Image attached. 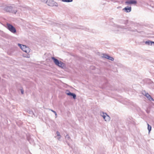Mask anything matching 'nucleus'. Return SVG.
Returning a JSON list of instances; mask_svg holds the SVG:
<instances>
[{
	"mask_svg": "<svg viewBox=\"0 0 154 154\" xmlns=\"http://www.w3.org/2000/svg\"><path fill=\"white\" fill-rule=\"evenodd\" d=\"M114 27L116 29L114 30L116 33H123L124 30H126V31H130L133 32H135L137 30L136 29L135 30L133 29L132 28L130 27H128L127 28H124L122 26H119L115 24H114Z\"/></svg>",
	"mask_w": 154,
	"mask_h": 154,
	"instance_id": "nucleus-1",
	"label": "nucleus"
},
{
	"mask_svg": "<svg viewBox=\"0 0 154 154\" xmlns=\"http://www.w3.org/2000/svg\"><path fill=\"white\" fill-rule=\"evenodd\" d=\"M51 59L53 60L55 64L57 66L63 69L66 68L65 64L63 62L59 61L58 59L54 57H52Z\"/></svg>",
	"mask_w": 154,
	"mask_h": 154,
	"instance_id": "nucleus-2",
	"label": "nucleus"
},
{
	"mask_svg": "<svg viewBox=\"0 0 154 154\" xmlns=\"http://www.w3.org/2000/svg\"><path fill=\"white\" fill-rule=\"evenodd\" d=\"M5 10L7 12L16 14L17 11V8L12 6H8L5 8Z\"/></svg>",
	"mask_w": 154,
	"mask_h": 154,
	"instance_id": "nucleus-3",
	"label": "nucleus"
},
{
	"mask_svg": "<svg viewBox=\"0 0 154 154\" xmlns=\"http://www.w3.org/2000/svg\"><path fill=\"white\" fill-rule=\"evenodd\" d=\"M18 45L20 47V48L25 53L28 54L30 52V49L26 46L18 44Z\"/></svg>",
	"mask_w": 154,
	"mask_h": 154,
	"instance_id": "nucleus-4",
	"label": "nucleus"
},
{
	"mask_svg": "<svg viewBox=\"0 0 154 154\" xmlns=\"http://www.w3.org/2000/svg\"><path fill=\"white\" fill-rule=\"evenodd\" d=\"M7 28L10 32L13 33H15L16 32V30L15 28L11 24L9 23L7 24Z\"/></svg>",
	"mask_w": 154,
	"mask_h": 154,
	"instance_id": "nucleus-5",
	"label": "nucleus"
},
{
	"mask_svg": "<svg viewBox=\"0 0 154 154\" xmlns=\"http://www.w3.org/2000/svg\"><path fill=\"white\" fill-rule=\"evenodd\" d=\"M46 3L49 6L53 7V6H58L57 3L53 0H49V1H47Z\"/></svg>",
	"mask_w": 154,
	"mask_h": 154,
	"instance_id": "nucleus-6",
	"label": "nucleus"
},
{
	"mask_svg": "<svg viewBox=\"0 0 154 154\" xmlns=\"http://www.w3.org/2000/svg\"><path fill=\"white\" fill-rule=\"evenodd\" d=\"M137 3V1L136 0H127L125 2V3L127 5L130 4L136 5Z\"/></svg>",
	"mask_w": 154,
	"mask_h": 154,
	"instance_id": "nucleus-7",
	"label": "nucleus"
},
{
	"mask_svg": "<svg viewBox=\"0 0 154 154\" xmlns=\"http://www.w3.org/2000/svg\"><path fill=\"white\" fill-rule=\"evenodd\" d=\"M66 93L67 95L72 97L74 99H76V95L74 93L71 92L69 90H67L66 91Z\"/></svg>",
	"mask_w": 154,
	"mask_h": 154,
	"instance_id": "nucleus-8",
	"label": "nucleus"
},
{
	"mask_svg": "<svg viewBox=\"0 0 154 154\" xmlns=\"http://www.w3.org/2000/svg\"><path fill=\"white\" fill-rule=\"evenodd\" d=\"M102 57L112 61H113L114 60V59L113 57L110 56L108 55L105 54H103V56H102Z\"/></svg>",
	"mask_w": 154,
	"mask_h": 154,
	"instance_id": "nucleus-9",
	"label": "nucleus"
},
{
	"mask_svg": "<svg viewBox=\"0 0 154 154\" xmlns=\"http://www.w3.org/2000/svg\"><path fill=\"white\" fill-rule=\"evenodd\" d=\"M122 10L126 13L130 12L131 11V7L126 6L122 9Z\"/></svg>",
	"mask_w": 154,
	"mask_h": 154,
	"instance_id": "nucleus-10",
	"label": "nucleus"
},
{
	"mask_svg": "<svg viewBox=\"0 0 154 154\" xmlns=\"http://www.w3.org/2000/svg\"><path fill=\"white\" fill-rule=\"evenodd\" d=\"M152 42L150 41H147L145 42V44L148 45H152Z\"/></svg>",
	"mask_w": 154,
	"mask_h": 154,
	"instance_id": "nucleus-11",
	"label": "nucleus"
},
{
	"mask_svg": "<svg viewBox=\"0 0 154 154\" xmlns=\"http://www.w3.org/2000/svg\"><path fill=\"white\" fill-rule=\"evenodd\" d=\"M104 120L106 121H109L110 120V117L107 114L106 116L105 119Z\"/></svg>",
	"mask_w": 154,
	"mask_h": 154,
	"instance_id": "nucleus-12",
	"label": "nucleus"
},
{
	"mask_svg": "<svg viewBox=\"0 0 154 154\" xmlns=\"http://www.w3.org/2000/svg\"><path fill=\"white\" fill-rule=\"evenodd\" d=\"M28 112L31 115H32V116H34L35 117V114H34L33 111L32 110H28Z\"/></svg>",
	"mask_w": 154,
	"mask_h": 154,
	"instance_id": "nucleus-13",
	"label": "nucleus"
},
{
	"mask_svg": "<svg viewBox=\"0 0 154 154\" xmlns=\"http://www.w3.org/2000/svg\"><path fill=\"white\" fill-rule=\"evenodd\" d=\"M102 114H101V115L102 116L103 118L104 119V120L105 119L106 117V115H107V113H104V112H102Z\"/></svg>",
	"mask_w": 154,
	"mask_h": 154,
	"instance_id": "nucleus-14",
	"label": "nucleus"
},
{
	"mask_svg": "<svg viewBox=\"0 0 154 154\" xmlns=\"http://www.w3.org/2000/svg\"><path fill=\"white\" fill-rule=\"evenodd\" d=\"M63 2H72L73 0H61Z\"/></svg>",
	"mask_w": 154,
	"mask_h": 154,
	"instance_id": "nucleus-15",
	"label": "nucleus"
},
{
	"mask_svg": "<svg viewBox=\"0 0 154 154\" xmlns=\"http://www.w3.org/2000/svg\"><path fill=\"white\" fill-rule=\"evenodd\" d=\"M147 98L150 101L154 100V99L150 95H149V96Z\"/></svg>",
	"mask_w": 154,
	"mask_h": 154,
	"instance_id": "nucleus-16",
	"label": "nucleus"
},
{
	"mask_svg": "<svg viewBox=\"0 0 154 154\" xmlns=\"http://www.w3.org/2000/svg\"><path fill=\"white\" fill-rule=\"evenodd\" d=\"M147 128L149 132L151 130V126L150 125H149L148 124H147Z\"/></svg>",
	"mask_w": 154,
	"mask_h": 154,
	"instance_id": "nucleus-17",
	"label": "nucleus"
},
{
	"mask_svg": "<svg viewBox=\"0 0 154 154\" xmlns=\"http://www.w3.org/2000/svg\"><path fill=\"white\" fill-rule=\"evenodd\" d=\"M148 93L146 92L145 91H142V94L143 95L145 96Z\"/></svg>",
	"mask_w": 154,
	"mask_h": 154,
	"instance_id": "nucleus-18",
	"label": "nucleus"
},
{
	"mask_svg": "<svg viewBox=\"0 0 154 154\" xmlns=\"http://www.w3.org/2000/svg\"><path fill=\"white\" fill-rule=\"evenodd\" d=\"M66 138L68 140L70 139V137L68 134H67L66 136Z\"/></svg>",
	"mask_w": 154,
	"mask_h": 154,
	"instance_id": "nucleus-19",
	"label": "nucleus"
},
{
	"mask_svg": "<svg viewBox=\"0 0 154 154\" xmlns=\"http://www.w3.org/2000/svg\"><path fill=\"white\" fill-rule=\"evenodd\" d=\"M57 134V136H59V138H60L61 137V136L60 134V132L58 131H57L56 132Z\"/></svg>",
	"mask_w": 154,
	"mask_h": 154,
	"instance_id": "nucleus-20",
	"label": "nucleus"
},
{
	"mask_svg": "<svg viewBox=\"0 0 154 154\" xmlns=\"http://www.w3.org/2000/svg\"><path fill=\"white\" fill-rule=\"evenodd\" d=\"M50 110H51L52 112H53V113H54L55 114V116H57V113H56V112L55 111H54L53 110H52V109H50Z\"/></svg>",
	"mask_w": 154,
	"mask_h": 154,
	"instance_id": "nucleus-21",
	"label": "nucleus"
},
{
	"mask_svg": "<svg viewBox=\"0 0 154 154\" xmlns=\"http://www.w3.org/2000/svg\"><path fill=\"white\" fill-rule=\"evenodd\" d=\"M75 28L81 29H83V28H82V27L80 26H78L77 27H75Z\"/></svg>",
	"mask_w": 154,
	"mask_h": 154,
	"instance_id": "nucleus-22",
	"label": "nucleus"
},
{
	"mask_svg": "<svg viewBox=\"0 0 154 154\" xmlns=\"http://www.w3.org/2000/svg\"><path fill=\"white\" fill-rule=\"evenodd\" d=\"M149 95H149V94L148 93L146 95H145V96H146V97L147 98L149 96Z\"/></svg>",
	"mask_w": 154,
	"mask_h": 154,
	"instance_id": "nucleus-23",
	"label": "nucleus"
},
{
	"mask_svg": "<svg viewBox=\"0 0 154 154\" xmlns=\"http://www.w3.org/2000/svg\"><path fill=\"white\" fill-rule=\"evenodd\" d=\"M153 83L152 81H150V84H151L152 85L153 84Z\"/></svg>",
	"mask_w": 154,
	"mask_h": 154,
	"instance_id": "nucleus-24",
	"label": "nucleus"
},
{
	"mask_svg": "<svg viewBox=\"0 0 154 154\" xmlns=\"http://www.w3.org/2000/svg\"><path fill=\"white\" fill-rule=\"evenodd\" d=\"M21 93L22 94H23V91L22 89L21 90Z\"/></svg>",
	"mask_w": 154,
	"mask_h": 154,
	"instance_id": "nucleus-25",
	"label": "nucleus"
},
{
	"mask_svg": "<svg viewBox=\"0 0 154 154\" xmlns=\"http://www.w3.org/2000/svg\"><path fill=\"white\" fill-rule=\"evenodd\" d=\"M152 44H154V42H152Z\"/></svg>",
	"mask_w": 154,
	"mask_h": 154,
	"instance_id": "nucleus-26",
	"label": "nucleus"
},
{
	"mask_svg": "<svg viewBox=\"0 0 154 154\" xmlns=\"http://www.w3.org/2000/svg\"><path fill=\"white\" fill-rule=\"evenodd\" d=\"M25 57H28V56H25Z\"/></svg>",
	"mask_w": 154,
	"mask_h": 154,
	"instance_id": "nucleus-27",
	"label": "nucleus"
},
{
	"mask_svg": "<svg viewBox=\"0 0 154 154\" xmlns=\"http://www.w3.org/2000/svg\"><path fill=\"white\" fill-rule=\"evenodd\" d=\"M93 67V66H91V67Z\"/></svg>",
	"mask_w": 154,
	"mask_h": 154,
	"instance_id": "nucleus-28",
	"label": "nucleus"
}]
</instances>
